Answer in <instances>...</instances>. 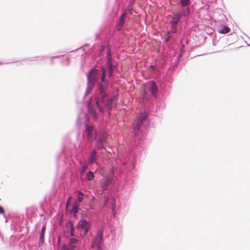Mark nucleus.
I'll use <instances>...</instances> for the list:
<instances>
[{"mask_svg": "<svg viewBox=\"0 0 250 250\" xmlns=\"http://www.w3.org/2000/svg\"><path fill=\"white\" fill-rule=\"evenodd\" d=\"M103 232L102 231H99L96 238H95L93 244L91 246L92 248L96 247L97 250H100L101 249V244L103 241Z\"/></svg>", "mask_w": 250, "mask_h": 250, "instance_id": "4", "label": "nucleus"}, {"mask_svg": "<svg viewBox=\"0 0 250 250\" xmlns=\"http://www.w3.org/2000/svg\"><path fill=\"white\" fill-rule=\"evenodd\" d=\"M101 70L102 71L101 78L102 83H100L99 87L100 97H99V96L95 97L92 102L95 103L99 111L103 113L104 111L103 106L105 107L107 110H110L115 106V102L112 98L105 94V89L107 86V84L105 82L106 71L104 67L101 68Z\"/></svg>", "mask_w": 250, "mask_h": 250, "instance_id": "1", "label": "nucleus"}, {"mask_svg": "<svg viewBox=\"0 0 250 250\" xmlns=\"http://www.w3.org/2000/svg\"><path fill=\"white\" fill-rule=\"evenodd\" d=\"M146 113H140L138 115L137 119L133 122V125L135 134L136 133V130H138L139 129L142 123L146 119Z\"/></svg>", "mask_w": 250, "mask_h": 250, "instance_id": "3", "label": "nucleus"}, {"mask_svg": "<svg viewBox=\"0 0 250 250\" xmlns=\"http://www.w3.org/2000/svg\"><path fill=\"white\" fill-rule=\"evenodd\" d=\"M45 229H46V226H45V224H44V225L42 226V229L41 231L45 232Z\"/></svg>", "mask_w": 250, "mask_h": 250, "instance_id": "29", "label": "nucleus"}, {"mask_svg": "<svg viewBox=\"0 0 250 250\" xmlns=\"http://www.w3.org/2000/svg\"><path fill=\"white\" fill-rule=\"evenodd\" d=\"M84 194L82 192H79L78 194V200L79 202H81L83 199V196Z\"/></svg>", "mask_w": 250, "mask_h": 250, "instance_id": "20", "label": "nucleus"}, {"mask_svg": "<svg viewBox=\"0 0 250 250\" xmlns=\"http://www.w3.org/2000/svg\"><path fill=\"white\" fill-rule=\"evenodd\" d=\"M78 206L79 204L77 203H75L74 205H73L71 212L74 214L77 213L78 212Z\"/></svg>", "mask_w": 250, "mask_h": 250, "instance_id": "15", "label": "nucleus"}, {"mask_svg": "<svg viewBox=\"0 0 250 250\" xmlns=\"http://www.w3.org/2000/svg\"><path fill=\"white\" fill-rule=\"evenodd\" d=\"M97 151L95 150H93L90 153L89 158L88 159L89 163L90 164H93L97 160Z\"/></svg>", "mask_w": 250, "mask_h": 250, "instance_id": "8", "label": "nucleus"}, {"mask_svg": "<svg viewBox=\"0 0 250 250\" xmlns=\"http://www.w3.org/2000/svg\"><path fill=\"white\" fill-rule=\"evenodd\" d=\"M78 240L77 239L73 238H72L69 242V247L71 250H74L76 248L75 245L78 243Z\"/></svg>", "mask_w": 250, "mask_h": 250, "instance_id": "11", "label": "nucleus"}, {"mask_svg": "<svg viewBox=\"0 0 250 250\" xmlns=\"http://www.w3.org/2000/svg\"><path fill=\"white\" fill-rule=\"evenodd\" d=\"M77 228L78 229L83 228V229L86 228H89V225L86 221L81 220L78 223Z\"/></svg>", "mask_w": 250, "mask_h": 250, "instance_id": "10", "label": "nucleus"}, {"mask_svg": "<svg viewBox=\"0 0 250 250\" xmlns=\"http://www.w3.org/2000/svg\"><path fill=\"white\" fill-rule=\"evenodd\" d=\"M176 31V26L171 25V32L172 33H175Z\"/></svg>", "mask_w": 250, "mask_h": 250, "instance_id": "23", "label": "nucleus"}, {"mask_svg": "<svg viewBox=\"0 0 250 250\" xmlns=\"http://www.w3.org/2000/svg\"><path fill=\"white\" fill-rule=\"evenodd\" d=\"M169 38H168L167 39H166V42H167V41H169Z\"/></svg>", "mask_w": 250, "mask_h": 250, "instance_id": "30", "label": "nucleus"}, {"mask_svg": "<svg viewBox=\"0 0 250 250\" xmlns=\"http://www.w3.org/2000/svg\"><path fill=\"white\" fill-rule=\"evenodd\" d=\"M71 200H72V197L70 196L67 201V203H66V208H67L68 207L69 205L70 204V203L71 201Z\"/></svg>", "mask_w": 250, "mask_h": 250, "instance_id": "24", "label": "nucleus"}, {"mask_svg": "<svg viewBox=\"0 0 250 250\" xmlns=\"http://www.w3.org/2000/svg\"><path fill=\"white\" fill-rule=\"evenodd\" d=\"M69 225H70V226L71 227L70 234L71 236H72L74 235V228H73V225H72L71 222L69 223Z\"/></svg>", "mask_w": 250, "mask_h": 250, "instance_id": "22", "label": "nucleus"}, {"mask_svg": "<svg viewBox=\"0 0 250 250\" xmlns=\"http://www.w3.org/2000/svg\"><path fill=\"white\" fill-rule=\"evenodd\" d=\"M44 232L41 231L40 233V242L43 243L44 241Z\"/></svg>", "mask_w": 250, "mask_h": 250, "instance_id": "21", "label": "nucleus"}, {"mask_svg": "<svg viewBox=\"0 0 250 250\" xmlns=\"http://www.w3.org/2000/svg\"><path fill=\"white\" fill-rule=\"evenodd\" d=\"M147 85L150 87V90L152 95L154 96L156 98L157 92V86L155 82L153 81L149 82L147 83Z\"/></svg>", "mask_w": 250, "mask_h": 250, "instance_id": "7", "label": "nucleus"}, {"mask_svg": "<svg viewBox=\"0 0 250 250\" xmlns=\"http://www.w3.org/2000/svg\"><path fill=\"white\" fill-rule=\"evenodd\" d=\"M87 166L86 165H83L82 166V173L84 172V171L85 170V169L87 168Z\"/></svg>", "mask_w": 250, "mask_h": 250, "instance_id": "26", "label": "nucleus"}, {"mask_svg": "<svg viewBox=\"0 0 250 250\" xmlns=\"http://www.w3.org/2000/svg\"><path fill=\"white\" fill-rule=\"evenodd\" d=\"M125 14H123L122 15V16L120 17V19L119 20V25L120 26H122L124 24V23H125Z\"/></svg>", "mask_w": 250, "mask_h": 250, "instance_id": "18", "label": "nucleus"}, {"mask_svg": "<svg viewBox=\"0 0 250 250\" xmlns=\"http://www.w3.org/2000/svg\"><path fill=\"white\" fill-rule=\"evenodd\" d=\"M107 58V68L108 69V73L109 76H111L112 75V72L113 70V66L112 64V58H111V54L110 53V49H109L106 54Z\"/></svg>", "mask_w": 250, "mask_h": 250, "instance_id": "5", "label": "nucleus"}, {"mask_svg": "<svg viewBox=\"0 0 250 250\" xmlns=\"http://www.w3.org/2000/svg\"><path fill=\"white\" fill-rule=\"evenodd\" d=\"M97 76V70L92 69L87 76V90L91 91L95 86V79Z\"/></svg>", "mask_w": 250, "mask_h": 250, "instance_id": "2", "label": "nucleus"}, {"mask_svg": "<svg viewBox=\"0 0 250 250\" xmlns=\"http://www.w3.org/2000/svg\"><path fill=\"white\" fill-rule=\"evenodd\" d=\"M62 250H69L68 247L66 245H62Z\"/></svg>", "mask_w": 250, "mask_h": 250, "instance_id": "25", "label": "nucleus"}, {"mask_svg": "<svg viewBox=\"0 0 250 250\" xmlns=\"http://www.w3.org/2000/svg\"><path fill=\"white\" fill-rule=\"evenodd\" d=\"M87 179L88 181H91L94 179V175L92 171H88L86 173Z\"/></svg>", "mask_w": 250, "mask_h": 250, "instance_id": "16", "label": "nucleus"}, {"mask_svg": "<svg viewBox=\"0 0 250 250\" xmlns=\"http://www.w3.org/2000/svg\"><path fill=\"white\" fill-rule=\"evenodd\" d=\"M180 3L182 6H188L190 4L189 0H180Z\"/></svg>", "mask_w": 250, "mask_h": 250, "instance_id": "17", "label": "nucleus"}, {"mask_svg": "<svg viewBox=\"0 0 250 250\" xmlns=\"http://www.w3.org/2000/svg\"><path fill=\"white\" fill-rule=\"evenodd\" d=\"M89 228L84 229V231L83 234V236H84L87 233Z\"/></svg>", "mask_w": 250, "mask_h": 250, "instance_id": "27", "label": "nucleus"}, {"mask_svg": "<svg viewBox=\"0 0 250 250\" xmlns=\"http://www.w3.org/2000/svg\"><path fill=\"white\" fill-rule=\"evenodd\" d=\"M88 110L89 112L91 113L93 115V117L96 119H97V114L95 110L93 108V107L90 106V104H89L88 105Z\"/></svg>", "mask_w": 250, "mask_h": 250, "instance_id": "14", "label": "nucleus"}, {"mask_svg": "<svg viewBox=\"0 0 250 250\" xmlns=\"http://www.w3.org/2000/svg\"><path fill=\"white\" fill-rule=\"evenodd\" d=\"M4 208L0 206V213L3 214V213H4Z\"/></svg>", "mask_w": 250, "mask_h": 250, "instance_id": "28", "label": "nucleus"}, {"mask_svg": "<svg viewBox=\"0 0 250 250\" xmlns=\"http://www.w3.org/2000/svg\"><path fill=\"white\" fill-rule=\"evenodd\" d=\"M181 16L180 14H175L174 17L172 18V20L170 21L171 25L176 26L181 19Z\"/></svg>", "mask_w": 250, "mask_h": 250, "instance_id": "9", "label": "nucleus"}, {"mask_svg": "<svg viewBox=\"0 0 250 250\" xmlns=\"http://www.w3.org/2000/svg\"><path fill=\"white\" fill-rule=\"evenodd\" d=\"M86 131L87 137L91 140H94L96 138V131L95 128L89 125H86Z\"/></svg>", "mask_w": 250, "mask_h": 250, "instance_id": "6", "label": "nucleus"}, {"mask_svg": "<svg viewBox=\"0 0 250 250\" xmlns=\"http://www.w3.org/2000/svg\"><path fill=\"white\" fill-rule=\"evenodd\" d=\"M105 142L104 140H98L96 142V144L97 148L99 149L103 148V147H104L103 146Z\"/></svg>", "mask_w": 250, "mask_h": 250, "instance_id": "13", "label": "nucleus"}, {"mask_svg": "<svg viewBox=\"0 0 250 250\" xmlns=\"http://www.w3.org/2000/svg\"><path fill=\"white\" fill-rule=\"evenodd\" d=\"M229 28L228 27L224 26L220 32L222 34H226L229 33Z\"/></svg>", "mask_w": 250, "mask_h": 250, "instance_id": "19", "label": "nucleus"}, {"mask_svg": "<svg viewBox=\"0 0 250 250\" xmlns=\"http://www.w3.org/2000/svg\"><path fill=\"white\" fill-rule=\"evenodd\" d=\"M112 181V178H111V177H108L106 179L105 181V182L104 183V184L103 185V189L104 190L107 187H108L110 184V183H111Z\"/></svg>", "mask_w": 250, "mask_h": 250, "instance_id": "12", "label": "nucleus"}]
</instances>
